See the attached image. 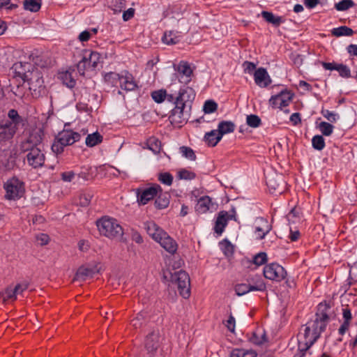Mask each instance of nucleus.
<instances>
[{"instance_id":"f3484780","label":"nucleus","mask_w":357,"mask_h":357,"mask_svg":"<svg viewBox=\"0 0 357 357\" xmlns=\"http://www.w3.org/2000/svg\"><path fill=\"white\" fill-rule=\"evenodd\" d=\"M254 233L256 238L262 240L272 229V226L268 220L264 218H257L254 223Z\"/></svg>"},{"instance_id":"338daca9","label":"nucleus","mask_w":357,"mask_h":357,"mask_svg":"<svg viewBox=\"0 0 357 357\" xmlns=\"http://www.w3.org/2000/svg\"><path fill=\"white\" fill-rule=\"evenodd\" d=\"M37 241L41 245H47L49 242V236L46 234H40L36 237Z\"/></svg>"},{"instance_id":"603ef678","label":"nucleus","mask_w":357,"mask_h":357,"mask_svg":"<svg viewBox=\"0 0 357 357\" xmlns=\"http://www.w3.org/2000/svg\"><path fill=\"white\" fill-rule=\"evenodd\" d=\"M321 114L326 118L328 121L331 123H335L339 119V116L337 113L330 111L328 109H323L321 111Z\"/></svg>"},{"instance_id":"680f3d73","label":"nucleus","mask_w":357,"mask_h":357,"mask_svg":"<svg viewBox=\"0 0 357 357\" xmlns=\"http://www.w3.org/2000/svg\"><path fill=\"white\" fill-rule=\"evenodd\" d=\"M225 326L231 333H234L236 327V320L234 316L230 314L228 319L225 322Z\"/></svg>"},{"instance_id":"2eb2a0df","label":"nucleus","mask_w":357,"mask_h":357,"mask_svg":"<svg viewBox=\"0 0 357 357\" xmlns=\"http://www.w3.org/2000/svg\"><path fill=\"white\" fill-rule=\"evenodd\" d=\"M26 160L33 169L42 167L45 161V153L42 146L26 151Z\"/></svg>"},{"instance_id":"6e6d98bb","label":"nucleus","mask_w":357,"mask_h":357,"mask_svg":"<svg viewBox=\"0 0 357 357\" xmlns=\"http://www.w3.org/2000/svg\"><path fill=\"white\" fill-rule=\"evenodd\" d=\"M220 245L221 249L225 255L229 256L232 255L234 252L233 245L229 241L224 240L220 243Z\"/></svg>"},{"instance_id":"6e6552de","label":"nucleus","mask_w":357,"mask_h":357,"mask_svg":"<svg viewBox=\"0 0 357 357\" xmlns=\"http://www.w3.org/2000/svg\"><path fill=\"white\" fill-rule=\"evenodd\" d=\"M44 136L43 130L36 128L31 130L28 135H25L20 144L21 152L26 151L42 146V141Z\"/></svg>"},{"instance_id":"bf43d9fd","label":"nucleus","mask_w":357,"mask_h":357,"mask_svg":"<svg viewBox=\"0 0 357 357\" xmlns=\"http://www.w3.org/2000/svg\"><path fill=\"white\" fill-rule=\"evenodd\" d=\"M337 71L339 73L340 75L342 77H350V69L346 65L339 64L337 68Z\"/></svg>"},{"instance_id":"e433bc0d","label":"nucleus","mask_w":357,"mask_h":357,"mask_svg":"<svg viewBox=\"0 0 357 357\" xmlns=\"http://www.w3.org/2000/svg\"><path fill=\"white\" fill-rule=\"evenodd\" d=\"M121 73H116L114 72H109L105 75L104 80L105 83L112 86H116L120 84V78H121Z\"/></svg>"},{"instance_id":"5fc2aeb1","label":"nucleus","mask_w":357,"mask_h":357,"mask_svg":"<svg viewBox=\"0 0 357 357\" xmlns=\"http://www.w3.org/2000/svg\"><path fill=\"white\" fill-rule=\"evenodd\" d=\"M17 293L15 291V288L8 287L3 293V301L15 300Z\"/></svg>"},{"instance_id":"6ab92c4d","label":"nucleus","mask_w":357,"mask_h":357,"mask_svg":"<svg viewBox=\"0 0 357 357\" xmlns=\"http://www.w3.org/2000/svg\"><path fill=\"white\" fill-rule=\"evenodd\" d=\"M119 87L126 91H133L138 89L137 82L132 73L128 70L121 71Z\"/></svg>"},{"instance_id":"b1692460","label":"nucleus","mask_w":357,"mask_h":357,"mask_svg":"<svg viewBox=\"0 0 357 357\" xmlns=\"http://www.w3.org/2000/svg\"><path fill=\"white\" fill-rule=\"evenodd\" d=\"M216 206L217 204L213 203L208 196H204L199 199L195 208L199 213H205L208 211H215Z\"/></svg>"},{"instance_id":"f8f14e48","label":"nucleus","mask_w":357,"mask_h":357,"mask_svg":"<svg viewBox=\"0 0 357 357\" xmlns=\"http://www.w3.org/2000/svg\"><path fill=\"white\" fill-rule=\"evenodd\" d=\"M171 278L177 284L180 294L184 298H188L190 295V283L188 274L184 271H179L172 274Z\"/></svg>"},{"instance_id":"1a4fd4ad","label":"nucleus","mask_w":357,"mask_h":357,"mask_svg":"<svg viewBox=\"0 0 357 357\" xmlns=\"http://www.w3.org/2000/svg\"><path fill=\"white\" fill-rule=\"evenodd\" d=\"M5 198L8 200H16L21 198L25 191L24 184L16 177H13L4 183Z\"/></svg>"},{"instance_id":"0eeeda50","label":"nucleus","mask_w":357,"mask_h":357,"mask_svg":"<svg viewBox=\"0 0 357 357\" xmlns=\"http://www.w3.org/2000/svg\"><path fill=\"white\" fill-rule=\"evenodd\" d=\"M195 98L194 89L189 86H183L180 89L175 100V107L172 109V115L180 116L183 114V109L188 104H190Z\"/></svg>"},{"instance_id":"dca6fc26","label":"nucleus","mask_w":357,"mask_h":357,"mask_svg":"<svg viewBox=\"0 0 357 357\" xmlns=\"http://www.w3.org/2000/svg\"><path fill=\"white\" fill-rule=\"evenodd\" d=\"M293 97L294 94L290 91H282L278 94L271 97L269 104L273 108L282 109L283 107H287L289 105Z\"/></svg>"},{"instance_id":"ddd939ff","label":"nucleus","mask_w":357,"mask_h":357,"mask_svg":"<svg viewBox=\"0 0 357 357\" xmlns=\"http://www.w3.org/2000/svg\"><path fill=\"white\" fill-rule=\"evenodd\" d=\"M162 337L158 328L153 329L146 335L144 344L150 357H152L155 354L160 347Z\"/></svg>"},{"instance_id":"58836bf2","label":"nucleus","mask_w":357,"mask_h":357,"mask_svg":"<svg viewBox=\"0 0 357 357\" xmlns=\"http://www.w3.org/2000/svg\"><path fill=\"white\" fill-rule=\"evenodd\" d=\"M146 146L149 150L152 151L155 154L160 152L161 142L155 137H151L147 139Z\"/></svg>"},{"instance_id":"393cba45","label":"nucleus","mask_w":357,"mask_h":357,"mask_svg":"<svg viewBox=\"0 0 357 357\" xmlns=\"http://www.w3.org/2000/svg\"><path fill=\"white\" fill-rule=\"evenodd\" d=\"M261 16L266 22L275 27L280 26L282 24L284 23L286 20L282 16L275 15L273 13L266 10H263L261 13Z\"/></svg>"},{"instance_id":"7c9ffc66","label":"nucleus","mask_w":357,"mask_h":357,"mask_svg":"<svg viewBox=\"0 0 357 357\" xmlns=\"http://www.w3.org/2000/svg\"><path fill=\"white\" fill-rule=\"evenodd\" d=\"M204 139L209 146H215L222 139L215 130H212L204 135Z\"/></svg>"},{"instance_id":"7ed1b4c3","label":"nucleus","mask_w":357,"mask_h":357,"mask_svg":"<svg viewBox=\"0 0 357 357\" xmlns=\"http://www.w3.org/2000/svg\"><path fill=\"white\" fill-rule=\"evenodd\" d=\"M145 228L148 234L169 254L174 255L178 249V244L165 230L154 222H147Z\"/></svg>"},{"instance_id":"3c124183","label":"nucleus","mask_w":357,"mask_h":357,"mask_svg":"<svg viewBox=\"0 0 357 357\" xmlns=\"http://www.w3.org/2000/svg\"><path fill=\"white\" fill-rule=\"evenodd\" d=\"M41 4L40 1H24V8L31 12H37L40 10Z\"/></svg>"},{"instance_id":"a211bd4d","label":"nucleus","mask_w":357,"mask_h":357,"mask_svg":"<svg viewBox=\"0 0 357 357\" xmlns=\"http://www.w3.org/2000/svg\"><path fill=\"white\" fill-rule=\"evenodd\" d=\"M178 73V80L181 83L188 84L190 82L192 75V69L187 61H181L174 66Z\"/></svg>"},{"instance_id":"423d86ee","label":"nucleus","mask_w":357,"mask_h":357,"mask_svg":"<svg viewBox=\"0 0 357 357\" xmlns=\"http://www.w3.org/2000/svg\"><path fill=\"white\" fill-rule=\"evenodd\" d=\"M81 59L77 64L79 73L84 75L86 70H93L100 62L101 56L97 52L83 49L79 53Z\"/></svg>"},{"instance_id":"a18cd8bd","label":"nucleus","mask_w":357,"mask_h":357,"mask_svg":"<svg viewBox=\"0 0 357 357\" xmlns=\"http://www.w3.org/2000/svg\"><path fill=\"white\" fill-rule=\"evenodd\" d=\"M246 123L250 127L256 128L261 126V121L258 116L250 114L247 116Z\"/></svg>"},{"instance_id":"bb28decb","label":"nucleus","mask_w":357,"mask_h":357,"mask_svg":"<svg viewBox=\"0 0 357 357\" xmlns=\"http://www.w3.org/2000/svg\"><path fill=\"white\" fill-rule=\"evenodd\" d=\"M181 38V36L179 32L174 31H165L162 38V41L168 45H172L178 43Z\"/></svg>"},{"instance_id":"cd10ccee","label":"nucleus","mask_w":357,"mask_h":357,"mask_svg":"<svg viewBox=\"0 0 357 357\" xmlns=\"http://www.w3.org/2000/svg\"><path fill=\"white\" fill-rule=\"evenodd\" d=\"M236 128L235 124L231 121H222L218 123L216 130L219 135L222 138L223 135L231 133Z\"/></svg>"},{"instance_id":"f03ea898","label":"nucleus","mask_w":357,"mask_h":357,"mask_svg":"<svg viewBox=\"0 0 357 357\" xmlns=\"http://www.w3.org/2000/svg\"><path fill=\"white\" fill-rule=\"evenodd\" d=\"M13 68L17 76L22 78L24 82H27L30 91L36 92L43 87L44 81L41 73L38 69L32 68L28 63H15Z\"/></svg>"},{"instance_id":"5701e85b","label":"nucleus","mask_w":357,"mask_h":357,"mask_svg":"<svg viewBox=\"0 0 357 357\" xmlns=\"http://www.w3.org/2000/svg\"><path fill=\"white\" fill-rule=\"evenodd\" d=\"M330 310L331 306L326 302L320 303L317 307V312L316 313L317 318L314 321L324 324V328H326V324L329 320L328 314Z\"/></svg>"},{"instance_id":"de8ad7c7","label":"nucleus","mask_w":357,"mask_h":357,"mask_svg":"<svg viewBox=\"0 0 357 357\" xmlns=\"http://www.w3.org/2000/svg\"><path fill=\"white\" fill-rule=\"evenodd\" d=\"M252 289H250V287L248 284L241 283V284H237L235 287L234 290L236 294L241 296L246 294L247 293L252 291Z\"/></svg>"},{"instance_id":"49530a36","label":"nucleus","mask_w":357,"mask_h":357,"mask_svg":"<svg viewBox=\"0 0 357 357\" xmlns=\"http://www.w3.org/2000/svg\"><path fill=\"white\" fill-rule=\"evenodd\" d=\"M267 261V255L265 252H259L252 258V263L257 267L264 264Z\"/></svg>"},{"instance_id":"c85d7f7f","label":"nucleus","mask_w":357,"mask_h":357,"mask_svg":"<svg viewBox=\"0 0 357 357\" xmlns=\"http://www.w3.org/2000/svg\"><path fill=\"white\" fill-rule=\"evenodd\" d=\"M342 315L344 318V322L339 328V333L341 335H343L346 333V331H348L349 327V322L352 318L351 310L349 307V305H347L346 307H343Z\"/></svg>"},{"instance_id":"052dcab7","label":"nucleus","mask_w":357,"mask_h":357,"mask_svg":"<svg viewBox=\"0 0 357 357\" xmlns=\"http://www.w3.org/2000/svg\"><path fill=\"white\" fill-rule=\"evenodd\" d=\"M243 67L244 73L250 74V75H251V74L254 75V73L256 70H255L256 65L254 63L250 62V61H245L243 63Z\"/></svg>"},{"instance_id":"864d4df0","label":"nucleus","mask_w":357,"mask_h":357,"mask_svg":"<svg viewBox=\"0 0 357 357\" xmlns=\"http://www.w3.org/2000/svg\"><path fill=\"white\" fill-rule=\"evenodd\" d=\"M250 340L253 344L260 345L266 342V336L264 333L258 334L257 332H255L252 333Z\"/></svg>"},{"instance_id":"4d7b16f0","label":"nucleus","mask_w":357,"mask_h":357,"mask_svg":"<svg viewBox=\"0 0 357 357\" xmlns=\"http://www.w3.org/2000/svg\"><path fill=\"white\" fill-rule=\"evenodd\" d=\"M218 105L213 100H206L204 105V111L206 114H210L216 111Z\"/></svg>"},{"instance_id":"8fccbe9b","label":"nucleus","mask_w":357,"mask_h":357,"mask_svg":"<svg viewBox=\"0 0 357 357\" xmlns=\"http://www.w3.org/2000/svg\"><path fill=\"white\" fill-rule=\"evenodd\" d=\"M158 180L165 185H171L173 182V176L169 172L160 173L158 175Z\"/></svg>"},{"instance_id":"4c0bfd02","label":"nucleus","mask_w":357,"mask_h":357,"mask_svg":"<svg viewBox=\"0 0 357 357\" xmlns=\"http://www.w3.org/2000/svg\"><path fill=\"white\" fill-rule=\"evenodd\" d=\"M102 136L98 132L89 134L86 137L85 143L89 147H93L102 142Z\"/></svg>"},{"instance_id":"f257e3e1","label":"nucleus","mask_w":357,"mask_h":357,"mask_svg":"<svg viewBox=\"0 0 357 357\" xmlns=\"http://www.w3.org/2000/svg\"><path fill=\"white\" fill-rule=\"evenodd\" d=\"M324 330V324L314 321H308L302 326L297 335L298 353L294 357H305Z\"/></svg>"},{"instance_id":"39448f33","label":"nucleus","mask_w":357,"mask_h":357,"mask_svg":"<svg viewBox=\"0 0 357 357\" xmlns=\"http://www.w3.org/2000/svg\"><path fill=\"white\" fill-rule=\"evenodd\" d=\"M81 139V134L70 129L59 132L52 145V150L56 154L63 152L64 147L73 145Z\"/></svg>"},{"instance_id":"c9c22d12","label":"nucleus","mask_w":357,"mask_h":357,"mask_svg":"<svg viewBox=\"0 0 357 357\" xmlns=\"http://www.w3.org/2000/svg\"><path fill=\"white\" fill-rule=\"evenodd\" d=\"M257 354L252 349H234L230 353V357H257Z\"/></svg>"},{"instance_id":"aec40b11","label":"nucleus","mask_w":357,"mask_h":357,"mask_svg":"<svg viewBox=\"0 0 357 357\" xmlns=\"http://www.w3.org/2000/svg\"><path fill=\"white\" fill-rule=\"evenodd\" d=\"M254 79L255 84L261 88H266L272 82L267 70L264 68H259L255 71Z\"/></svg>"},{"instance_id":"13d9d810","label":"nucleus","mask_w":357,"mask_h":357,"mask_svg":"<svg viewBox=\"0 0 357 357\" xmlns=\"http://www.w3.org/2000/svg\"><path fill=\"white\" fill-rule=\"evenodd\" d=\"M196 176L195 174L188 169H183L178 172V177L181 179L192 180Z\"/></svg>"},{"instance_id":"a19ab883","label":"nucleus","mask_w":357,"mask_h":357,"mask_svg":"<svg viewBox=\"0 0 357 357\" xmlns=\"http://www.w3.org/2000/svg\"><path fill=\"white\" fill-rule=\"evenodd\" d=\"M354 31L351 29L346 26H341L337 28H334L331 31V33L333 36H335L336 37L343 36H351L353 34Z\"/></svg>"},{"instance_id":"774afa93","label":"nucleus","mask_w":357,"mask_h":357,"mask_svg":"<svg viewBox=\"0 0 357 357\" xmlns=\"http://www.w3.org/2000/svg\"><path fill=\"white\" fill-rule=\"evenodd\" d=\"M135 9L132 8H128L127 10H125L123 13V20L125 22H127L132 19L135 15Z\"/></svg>"},{"instance_id":"2f4dec72","label":"nucleus","mask_w":357,"mask_h":357,"mask_svg":"<svg viewBox=\"0 0 357 357\" xmlns=\"http://www.w3.org/2000/svg\"><path fill=\"white\" fill-rule=\"evenodd\" d=\"M93 273L94 271L92 268L85 266H81L79 268L75 274V280L79 281H84L88 278H92Z\"/></svg>"},{"instance_id":"37998d69","label":"nucleus","mask_w":357,"mask_h":357,"mask_svg":"<svg viewBox=\"0 0 357 357\" xmlns=\"http://www.w3.org/2000/svg\"><path fill=\"white\" fill-rule=\"evenodd\" d=\"M312 147L318 151H321L325 147V140L321 135H315L312 139Z\"/></svg>"},{"instance_id":"e2e57ef3","label":"nucleus","mask_w":357,"mask_h":357,"mask_svg":"<svg viewBox=\"0 0 357 357\" xmlns=\"http://www.w3.org/2000/svg\"><path fill=\"white\" fill-rule=\"evenodd\" d=\"M354 5V1H339L335 7L337 10H346Z\"/></svg>"},{"instance_id":"473e14b6","label":"nucleus","mask_w":357,"mask_h":357,"mask_svg":"<svg viewBox=\"0 0 357 357\" xmlns=\"http://www.w3.org/2000/svg\"><path fill=\"white\" fill-rule=\"evenodd\" d=\"M248 283L252 291H263L266 289V284L260 276H255L248 280Z\"/></svg>"},{"instance_id":"a878e982","label":"nucleus","mask_w":357,"mask_h":357,"mask_svg":"<svg viewBox=\"0 0 357 357\" xmlns=\"http://www.w3.org/2000/svg\"><path fill=\"white\" fill-rule=\"evenodd\" d=\"M16 131L3 121L0 122V142H6L12 139Z\"/></svg>"},{"instance_id":"c756f323","label":"nucleus","mask_w":357,"mask_h":357,"mask_svg":"<svg viewBox=\"0 0 357 357\" xmlns=\"http://www.w3.org/2000/svg\"><path fill=\"white\" fill-rule=\"evenodd\" d=\"M73 71L68 70L59 73V79L62 81L63 84L69 88H73L76 84V81L73 75Z\"/></svg>"},{"instance_id":"4468645a","label":"nucleus","mask_w":357,"mask_h":357,"mask_svg":"<svg viewBox=\"0 0 357 357\" xmlns=\"http://www.w3.org/2000/svg\"><path fill=\"white\" fill-rule=\"evenodd\" d=\"M284 268L278 263H271L264 268V275L266 279L280 282L286 277Z\"/></svg>"},{"instance_id":"0e129e2a","label":"nucleus","mask_w":357,"mask_h":357,"mask_svg":"<svg viewBox=\"0 0 357 357\" xmlns=\"http://www.w3.org/2000/svg\"><path fill=\"white\" fill-rule=\"evenodd\" d=\"M342 302H344L345 301H350L353 304H355V303L357 301V297L355 294H353L351 292V290L350 291H346L344 294L342 296Z\"/></svg>"},{"instance_id":"09e8293b","label":"nucleus","mask_w":357,"mask_h":357,"mask_svg":"<svg viewBox=\"0 0 357 357\" xmlns=\"http://www.w3.org/2000/svg\"><path fill=\"white\" fill-rule=\"evenodd\" d=\"M180 153L182 155L190 160H195L196 159V155L194 151L188 146H181L180 147Z\"/></svg>"},{"instance_id":"ea45409f","label":"nucleus","mask_w":357,"mask_h":357,"mask_svg":"<svg viewBox=\"0 0 357 357\" xmlns=\"http://www.w3.org/2000/svg\"><path fill=\"white\" fill-rule=\"evenodd\" d=\"M78 178L84 181H89L93 178V169L90 166H83L80 171L77 174Z\"/></svg>"},{"instance_id":"c03bdc74","label":"nucleus","mask_w":357,"mask_h":357,"mask_svg":"<svg viewBox=\"0 0 357 357\" xmlns=\"http://www.w3.org/2000/svg\"><path fill=\"white\" fill-rule=\"evenodd\" d=\"M167 97V91L165 89H160L154 91L151 93V98L157 103L162 102Z\"/></svg>"},{"instance_id":"72a5a7b5","label":"nucleus","mask_w":357,"mask_h":357,"mask_svg":"<svg viewBox=\"0 0 357 357\" xmlns=\"http://www.w3.org/2000/svg\"><path fill=\"white\" fill-rule=\"evenodd\" d=\"M155 206L158 209H163L167 208L169 204V196L167 193H162L161 191L155 197Z\"/></svg>"},{"instance_id":"412c9836","label":"nucleus","mask_w":357,"mask_h":357,"mask_svg":"<svg viewBox=\"0 0 357 357\" xmlns=\"http://www.w3.org/2000/svg\"><path fill=\"white\" fill-rule=\"evenodd\" d=\"M8 119L6 121H3L10 128L14 129L16 132L20 128V127H22L24 125V119L22 116H20L17 111L12 109H10L8 112Z\"/></svg>"},{"instance_id":"69168bd1","label":"nucleus","mask_w":357,"mask_h":357,"mask_svg":"<svg viewBox=\"0 0 357 357\" xmlns=\"http://www.w3.org/2000/svg\"><path fill=\"white\" fill-rule=\"evenodd\" d=\"M76 174L73 171L65 172L61 174V179L65 182H70L72 181L75 177Z\"/></svg>"},{"instance_id":"9b49d317","label":"nucleus","mask_w":357,"mask_h":357,"mask_svg":"<svg viewBox=\"0 0 357 357\" xmlns=\"http://www.w3.org/2000/svg\"><path fill=\"white\" fill-rule=\"evenodd\" d=\"M171 278L177 284L180 294L184 298H188L190 295V283L188 274L184 271H179L172 274Z\"/></svg>"},{"instance_id":"20e7f679","label":"nucleus","mask_w":357,"mask_h":357,"mask_svg":"<svg viewBox=\"0 0 357 357\" xmlns=\"http://www.w3.org/2000/svg\"><path fill=\"white\" fill-rule=\"evenodd\" d=\"M96 226L100 234L109 239L121 238L124 234L119 221L112 217H102L96 221Z\"/></svg>"},{"instance_id":"4be33fe9","label":"nucleus","mask_w":357,"mask_h":357,"mask_svg":"<svg viewBox=\"0 0 357 357\" xmlns=\"http://www.w3.org/2000/svg\"><path fill=\"white\" fill-rule=\"evenodd\" d=\"M231 218V215L228 213V212L225 211H220L215 220V225H214V231L218 236H220L226 226L228 224L229 220Z\"/></svg>"},{"instance_id":"9d476101","label":"nucleus","mask_w":357,"mask_h":357,"mask_svg":"<svg viewBox=\"0 0 357 357\" xmlns=\"http://www.w3.org/2000/svg\"><path fill=\"white\" fill-rule=\"evenodd\" d=\"M162 191L158 184H153L147 188L136 189L137 201L139 205H146L153 199Z\"/></svg>"},{"instance_id":"79ce46f5","label":"nucleus","mask_w":357,"mask_h":357,"mask_svg":"<svg viewBox=\"0 0 357 357\" xmlns=\"http://www.w3.org/2000/svg\"><path fill=\"white\" fill-rule=\"evenodd\" d=\"M318 128L322 135L330 136L333 132L334 126L329 123L322 121L319 124Z\"/></svg>"},{"instance_id":"f704fd0d","label":"nucleus","mask_w":357,"mask_h":357,"mask_svg":"<svg viewBox=\"0 0 357 357\" xmlns=\"http://www.w3.org/2000/svg\"><path fill=\"white\" fill-rule=\"evenodd\" d=\"M146 313L140 312L130 321V326L135 329L142 328L146 321Z\"/></svg>"}]
</instances>
